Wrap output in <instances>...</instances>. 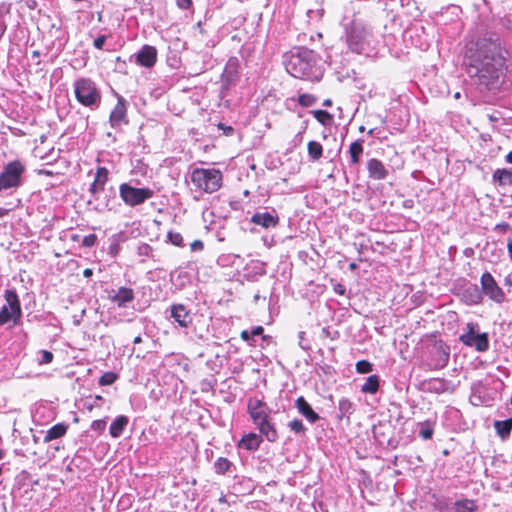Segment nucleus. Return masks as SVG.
Instances as JSON below:
<instances>
[{
    "instance_id": "nucleus-1",
    "label": "nucleus",
    "mask_w": 512,
    "mask_h": 512,
    "mask_svg": "<svg viewBox=\"0 0 512 512\" xmlns=\"http://www.w3.org/2000/svg\"><path fill=\"white\" fill-rule=\"evenodd\" d=\"M466 72L480 92L496 93L505 83L510 52L495 34L472 38L466 44Z\"/></svg>"
},
{
    "instance_id": "nucleus-2",
    "label": "nucleus",
    "mask_w": 512,
    "mask_h": 512,
    "mask_svg": "<svg viewBox=\"0 0 512 512\" xmlns=\"http://www.w3.org/2000/svg\"><path fill=\"white\" fill-rule=\"evenodd\" d=\"M191 182L198 190L211 194L221 188L223 175L219 169L196 168L191 173Z\"/></svg>"
},
{
    "instance_id": "nucleus-3",
    "label": "nucleus",
    "mask_w": 512,
    "mask_h": 512,
    "mask_svg": "<svg viewBox=\"0 0 512 512\" xmlns=\"http://www.w3.org/2000/svg\"><path fill=\"white\" fill-rule=\"evenodd\" d=\"M108 180L109 170L106 167H97L94 180L89 187V192L92 199L97 203L98 206H100L99 210H111V202H114L115 200V195L112 197L105 196L102 199V194L104 193L105 185L107 184Z\"/></svg>"
},
{
    "instance_id": "nucleus-4",
    "label": "nucleus",
    "mask_w": 512,
    "mask_h": 512,
    "mask_svg": "<svg viewBox=\"0 0 512 512\" xmlns=\"http://www.w3.org/2000/svg\"><path fill=\"white\" fill-rule=\"evenodd\" d=\"M6 305L0 309V327L12 321L13 326L20 323L22 317L21 303L15 290L7 289L4 292Z\"/></svg>"
},
{
    "instance_id": "nucleus-5",
    "label": "nucleus",
    "mask_w": 512,
    "mask_h": 512,
    "mask_svg": "<svg viewBox=\"0 0 512 512\" xmlns=\"http://www.w3.org/2000/svg\"><path fill=\"white\" fill-rule=\"evenodd\" d=\"M74 93L77 101L86 107L98 104L101 93L96 84L88 78L77 79L74 83Z\"/></svg>"
},
{
    "instance_id": "nucleus-6",
    "label": "nucleus",
    "mask_w": 512,
    "mask_h": 512,
    "mask_svg": "<svg viewBox=\"0 0 512 512\" xmlns=\"http://www.w3.org/2000/svg\"><path fill=\"white\" fill-rule=\"evenodd\" d=\"M119 194L126 205L134 207L152 198L154 192L150 188H136L128 183H122L119 186Z\"/></svg>"
},
{
    "instance_id": "nucleus-7",
    "label": "nucleus",
    "mask_w": 512,
    "mask_h": 512,
    "mask_svg": "<svg viewBox=\"0 0 512 512\" xmlns=\"http://www.w3.org/2000/svg\"><path fill=\"white\" fill-rule=\"evenodd\" d=\"M24 166L19 161L9 162L0 173V191L18 187Z\"/></svg>"
},
{
    "instance_id": "nucleus-8",
    "label": "nucleus",
    "mask_w": 512,
    "mask_h": 512,
    "mask_svg": "<svg viewBox=\"0 0 512 512\" xmlns=\"http://www.w3.org/2000/svg\"><path fill=\"white\" fill-rule=\"evenodd\" d=\"M459 340L465 346L474 347L479 352H484L489 348L487 333L476 334L474 323L466 324V332L459 337Z\"/></svg>"
},
{
    "instance_id": "nucleus-9",
    "label": "nucleus",
    "mask_w": 512,
    "mask_h": 512,
    "mask_svg": "<svg viewBox=\"0 0 512 512\" xmlns=\"http://www.w3.org/2000/svg\"><path fill=\"white\" fill-rule=\"evenodd\" d=\"M247 412L255 426L271 418L270 407L263 399L257 397L248 398Z\"/></svg>"
},
{
    "instance_id": "nucleus-10",
    "label": "nucleus",
    "mask_w": 512,
    "mask_h": 512,
    "mask_svg": "<svg viewBox=\"0 0 512 512\" xmlns=\"http://www.w3.org/2000/svg\"><path fill=\"white\" fill-rule=\"evenodd\" d=\"M481 287L486 296L497 304H502L506 300V294L503 289L497 284L494 277L485 272L480 279Z\"/></svg>"
},
{
    "instance_id": "nucleus-11",
    "label": "nucleus",
    "mask_w": 512,
    "mask_h": 512,
    "mask_svg": "<svg viewBox=\"0 0 512 512\" xmlns=\"http://www.w3.org/2000/svg\"><path fill=\"white\" fill-rule=\"evenodd\" d=\"M116 98L117 103L109 115V124L113 129L119 130L123 125L129 124V119L126 99L118 93H116Z\"/></svg>"
},
{
    "instance_id": "nucleus-12",
    "label": "nucleus",
    "mask_w": 512,
    "mask_h": 512,
    "mask_svg": "<svg viewBox=\"0 0 512 512\" xmlns=\"http://www.w3.org/2000/svg\"><path fill=\"white\" fill-rule=\"evenodd\" d=\"M240 61L237 57H230L226 62L221 81L225 87L234 85L239 78Z\"/></svg>"
},
{
    "instance_id": "nucleus-13",
    "label": "nucleus",
    "mask_w": 512,
    "mask_h": 512,
    "mask_svg": "<svg viewBox=\"0 0 512 512\" xmlns=\"http://www.w3.org/2000/svg\"><path fill=\"white\" fill-rule=\"evenodd\" d=\"M287 70L295 78L302 79L310 76L309 64L299 54L290 57Z\"/></svg>"
},
{
    "instance_id": "nucleus-14",
    "label": "nucleus",
    "mask_w": 512,
    "mask_h": 512,
    "mask_svg": "<svg viewBox=\"0 0 512 512\" xmlns=\"http://www.w3.org/2000/svg\"><path fill=\"white\" fill-rule=\"evenodd\" d=\"M157 61V50L154 46L144 45L136 55V63L145 68H152Z\"/></svg>"
},
{
    "instance_id": "nucleus-15",
    "label": "nucleus",
    "mask_w": 512,
    "mask_h": 512,
    "mask_svg": "<svg viewBox=\"0 0 512 512\" xmlns=\"http://www.w3.org/2000/svg\"><path fill=\"white\" fill-rule=\"evenodd\" d=\"M367 171L369 177L374 180H384L389 174L383 162L376 158L367 161Z\"/></svg>"
},
{
    "instance_id": "nucleus-16",
    "label": "nucleus",
    "mask_w": 512,
    "mask_h": 512,
    "mask_svg": "<svg viewBox=\"0 0 512 512\" xmlns=\"http://www.w3.org/2000/svg\"><path fill=\"white\" fill-rule=\"evenodd\" d=\"M171 317L183 328H187L192 323L190 312L183 304H174L171 306Z\"/></svg>"
},
{
    "instance_id": "nucleus-17",
    "label": "nucleus",
    "mask_w": 512,
    "mask_h": 512,
    "mask_svg": "<svg viewBox=\"0 0 512 512\" xmlns=\"http://www.w3.org/2000/svg\"><path fill=\"white\" fill-rule=\"evenodd\" d=\"M256 428L259 430V435L265 437L268 442L274 443L277 441L278 432L272 417L256 425Z\"/></svg>"
},
{
    "instance_id": "nucleus-18",
    "label": "nucleus",
    "mask_w": 512,
    "mask_h": 512,
    "mask_svg": "<svg viewBox=\"0 0 512 512\" xmlns=\"http://www.w3.org/2000/svg\"><path fill=\"white\" fill-rule=\"evenodd\" d=\"M251 222L255 225L262 226L263 228H270L278 225L279 217L269 212H257L251 217Z\"/></svg>"
},
{
    "instance_id": "nucleus-19",
    "label": "nucleus",
    "mask_w": 512,
    "mask_h": 512,
    "mask_svg": "<svg viewBox=\"0 0 512 512\" xmlns=\"http://www.w3.org/2000/svg\"><path fill=\"white\" fill-rule=\"evenodd\" d=\"M298 411L311 423L319 420V415L312 409L311 405L306 401L303 396H300L295 401Z\"/></svg>"
},
{
    "instance_id": "nucleus-20",
    "label": "nucleus",
    "mask_w": 512,
    "mask_h": 512,
    "mask_svg": "<svg viewBox=\"0 0 512 512\" xmlns=\"http://www.w3.org/2000/svg\"><path fill=\"white\" fill-rule=\"evenodd\" d=\"M262 441L263 439L261 435L251 432L242 436V438L238 442V447L244 448L249 451H255L259 449Z\"/></svg>"
},
{
    "instance_id": "nucleus-21",
    "label": "nucleus",
    "mask_w": 512,
    "mask_h": 512,
    "mask_svg": "<svg viewBox=\"0 0 512 512\" xmlns=\"http://www.w3.org/2000/svg\"><path fill=\"white\" fill-rule=\"evenodd\" d=\"M68 428L69 426L66 423L55 424L45 432L43 437L44 443H49L53 440L63 437L67 433Z\"/></svg>"
},
{
    "instance_id": "nucleus-22",
    "label": "nucleus",
    "mask_w": 512,
    "mask_h": 512,
    "mask_svg": "<svg viewBox=\"0 0 512 512\" xmlns=\"http://www.w3.org/2000/svg\"><path fill=\"white\" fill-rule=\"evenodd\" d=\"M110 299L117 303L119 307H122L134 300V291L128 287H120L115 295L110 296Z\"/></svg>"
},
{
    "instance_id": "nucleus-23",
    "label": "nucleus",
    "mask_w": 512,
    "mask_h": 512,
    "mask_svg": "<svg viewBox=\"0 0 512 512\" xmlns=\"http://www.w3.org/2000/svg\"><path fill=\"white\" fill-rule=\"evenodd\" d=\"M129 423V419L125 415L118 416L110 425V435L113 438H118L122 435L124 429Z\"/></svg>"
},
{
    "instance_id": "nucleus-24",
    "label": "nucleus",
    "mask_w": 512,
    "mask_h": 512,
    "mask_svg": "<svg viewBox=\"0 0 512 512\" xmlns=\"http://www.w3.org/2000/svg\"><path fill=\"white\" fill-rule=\"evenodd\" d=\"M494 428L497 435L502 439H507L512 431V417L504 421L496 420L494 422Z\"/></svg>"
},
{
    "instance_id": "nucleus-25",
    "label": "nucleus",
    "mask_w": 512,
    "mask_h": 512,
    "mask_svg": "<svg viewBox=\"0 0 512 512\" xmlns=\"http://www.w3.org/2000/svg\"><path fill=\"white\" fill-rule=\"evenodd\" d=\"M493 181L499 186H512V171L508 169H497L493 173Z\"/></svg>"
},
{
    "instance_id": "nucleus-26",
    "label": "nucleus",
    "mask_w": 512,
    "mask_h": 512,
    "mask_svg": "<svg viewBox=\"0 0 512 512\" xmlns=\"http://www.w3.org/2000/svg\"><path fill=\"white\" fill-rule=\"evenodd\" d=\"M363 142V140L358 139L352 142L349 146V154L352 165L356 166L360 163V158L364 151Z\"/></svg>"
},
{
    "instance_id": "nucleus-27",
    "label": "nucleus",
    "mask_w": 512,
    "mask_h": 512,
    "mask_svg": "<svg viewBox=\"0 0 512 512\" xmlns=\"http://www.w3.org/2000/svg\"><path fill=\"white\" fill-rule=\"evenodd\" d=\"M380 379L378 375H370L361 387L363 393L375 394L379 390Z\"/></svg>"
},
{
    "instance_id": "nucleus-28",
    "label": "nucleus",
    "mask_w": 512,
    "mask_h": 512,
    "mask_svg": "<svg viewBox=\"0 0 512 512\" xmlns=\"http://www.w3.org/2000/svg\"><path fill=\"white\" fill-rule=\"evenodd\" d=\"M456 512H476L478 506L473 499H463L455 502Z\"/></svg>"
},
{
    "instance_id": "nucleus-29",
    "label": "nucleus",
    "mask_w": 512,
    "mask_h": 512,
    "mask_svg": "<svg viewBox=\"0 0 512 512\" xmlns=\"http://www.w3.org/2000/svg\"><path fill=\"white\" fill-rule=\"evenodd\" d=\"M307 151L309 157L313 161H317L323 156V146L321 143L314 140H311L307 143Z\"/></svg>"
},
{
    "instance_id": "nucleus-30",
    "label": "nucleus",
    "mask_w": 512,
    "mask_h": 512,
    "mask_svg": "<svg viewBox=\"0 0 512 512\" xmlns=\"http://www.w3.org/2000/svg\"><path fill=\"white\" fill-rule=\"evenodd\" d=\"M314 118L323 126H329L333 122V115L326 110H313L311 111Z\"/></svg>"
},
{
    "instance_id": "nucleus-31",
    "label": "nucleus",
    "mask_w": 512,
    "mask_h": 512,
    "mask_svg": "<svg viewBox=\"0 0 512 512\" xmlns=\"http://www.w3.org/2000/svg\"><path fill=\"white\" fill-rule=\"evenodd\" d=\"M231 466V461L225 457H219L214 463L215 473L224 475L230 470Z\"/></svg>"
},
{
    "instance_id": "nucleus-32",
    "label": "nucleus",
    "mask_w": 512,
    "mask_h": 512,
    "mask_svg": "<svg viewBox=\"0 0 512 512\" xmlns=\"http://www.w3.org/2000/svg\"><path fill=\"white\" fill-rule=\"evenodd\" d=\"M317 101V97L312 94L303 93L298 96V103L302 107H311Z\"/></svg>"
},
{
    "instance_id": "nucleus-33",
    "label": "nucleus",
    "mask_w": 512,
    "mask_h": 512,
    "mask_svg": "<svg viewBox=\"0 0 512 512\" xmlns=\"http://www.w3.org/2000/svg\"><path fill=\"white\" fill-rule=\"evenodd\" d=\"M339 410L340 412L342 413V415H351L353 413V403L347 399V398H342L339 400Z\"/></svg>"
},
{
    "instance_id": "nucleus-34",
    "label": "nucleus",
    "mask_w": 512,
    "mask_h": 512,
    "mask_svg": "<svg viewBox=\"0 0 512 512\" xmlns=\"http://www.w3.org/2000/svg\"><path fill=\"white\" fill-rule=\"evenodd\" d=\"M118 379V375L114 372H105L100 378H99V384L101 386H107L112 385L116 380Z\"/></svg>"
},
{
    "instance_id": "nucleus-35",
    "label": "nucleus",
    "mask_w": 512,
    "mask_h": 512,
    "mask_svg": "<svg viewBox=\"0 0 512 512\" xmlns=\"http://www.w3.org/2000/svg\"><path fill=\"white\" fill-rule=\"evenodd\" d=\"M373 370V365L367 360H360L356 363V371L360 374H367Z\"/></svg>"
},
{
    "instance_id": "nucleus-36",
    "label": "nucleus",
    "mask_w": 512,
    "mask_h": 512,
    "mask_svg": "<svg viewBox=\"0 0 512 512\" xmlns=\"http://www.w3.org/2000/svg\"><path fill=\"white\" fill-rule=\"evenodd\" d=\"M288 426H289V428H290L293 432H295V433H297V434H304V433H305V431H306V428H305L304 424H303V423H302V421H301V420H299V419H293V420H291V421L289 422Z\"/></svg>"
},
{
    "instance_id": "nucleus-37",
    "label": "nucleus",
    "mask_w": 512,
    "mask_h": 512,
    "mask_svg": "<svg viewBox=\"0 0 512 512\" xmlns=\"http://www.w3.org/2000/svg\"><path fill=\"white\" fill-rule=\"evenodd\" d=\"M41 358L38 360L39 365L49 364L53 361L54 355L48 350H41Z\"/></svg>"
},
{
    "instance_id": "nucleus-38",
    "label": "nucleus",
    "mask_w": 512,
    "mask_h": 512,
    "mask_svg": "<svg viewBox=\"0 0 512 512\" xmlns=\"http://www.w3.org/2000/svg\"><path fill=\"white\" fill-rule=\"evenodd\" d=\"M168 239L175 246H178V247L183 246V237L178 232H169Z\"/></svg>"
},
{
    "instance_id": "nucleus-39",
    "label": "nucleus",
    "mask_w": 512,
    "mask_h": 512,
    "mask_svg": "<svg viewBox=\"0 0 512 512\" xmlns=\"http://www.w3.org/2000/svg\"><path fill=\"white\" fill-rule=\"evenodd\" d=\"M106 428V421L104 419L94 420L91 424V429L99 433H103Z\"/></svg>"
},
{
    "instance_id": "nucleus-40",
    "label": "nucleus",
    "mask_w": 512,
    "mask_h": 512,
    "mask_svg": "<svg viewBox=\"0 0 512 512\" xmlns=\"http://www.w3.org/2000/svg\"><path fill=\"white\" fill-rule=\"evenodd\" d=\"M469 296L470 304H479L482 301V296L476 286L472 289V292L469 294Z\"/></svg>"
},
{
    "instance_id": "nucleus-41",
    "label": "nucleus",
    "mask_w": 512,
    "mask_h": 512,
    "mask_svg": "<svg viewBox=\"0 0 512 512\" xmlns=\"http://www.w3.org/2000/svg\"><path fill=\"white\" fill-rule=\"evenodd\" d=\"M97 242V236L95 234H89L85 236L82 240V245L85 247H92Z\"/></svg>"
},
{
    "instance_id": "nucleus-42",
    "label": "nucleus",
    "mask_w": 512,
    "mask_h": 512,
    "mask_svg": "<svg viewBox=\"0 0 512 512\" xmlns=\"http://www.w3.org/2000/svg\"><path fill=\"white\" fill-rule=\"evenodd\" d=\"M494 230L499 233L505 234L507 231L511 230V226L507 222H501L495 225Z\"/></svg>"
},
{
    "instance_id": "nucleus-43",
    "label": "nucleus",
    "mask_w": 512,
    "mask_h": 512,
    "mask_svg": "<svg viewBox=\"0 0 512 512\" xmlns=\"http://www.w3.org/2000/svg\"><path fill=\"white\" fill-rule=\"evenodd\" d=\"M433 432V429L428 426L420 431V436L422 437V439L428 440L432 438Z\"/></svg>"
},
{
    "instance_id": "nucleus-44",
    "label": "nucleus",
    "mask_w": 512,
    "mask_h": 512,
    "mask_svg": "<svg viewBox=\"0 0 512 512\" xmlns=\"http://www.w3.org/2000/svg\"><path fill=\"white\" fill-rule=\"evenodd\" d=\"M105 42H106V36L100 35L94 40L93 45L96 49H102Z\"/></svg>"
},
{
    "instance_id": "nucleus-45",
    "label": "nucleus",
    "mask_w": 512,
    "mask_h": 512,
    "mask_svg": "<svg viewBox=\"0 0 512 512\" xmlns=\"http://www.w3.org/2000/svg\"><path fill=\"white\" fill-rule=\"evenodd\" d=\"M190 249L192 251H202L204 249V243L202 240H194L190 244Z\"/></svg>"
},
{
    "instance_id": "nucleus-46",
    "label": "nucleus",
    "mask_w": 512,
    "mask_h": 512,
    "mask_svg": "<svg viewBox=\"0 0 512 512\" xmlns=\"http://www.w3.org/2000/svg\"><path fill=\"white\" fill-rule=\"evenodd\" d=\"M177 5L181 9H190L193 5L192 0H177Z\"/></svg>"
},
{
    "instance_id": "nucleus-47",
    "label": "nucleus",
    "mask_w": 512,
    "mask_h": 512,
    "mask_svg": "<svg viewBox=\"0 0 512 512\" xmlns=\"http://www.w3.org/2000/svg\"><path fill=\"white\" fill-rule=\"evenodd\" d=\"M252 337L253 336L250 335V333L247 330H243L240 333V338L245 342H249L250 340H252Z\"/></svg>"
},
{
    "instance_id": "nucleus-48",
    "label": "nucleus",
    "mask_w": 512,
    "mask_h": 512,
    "mask_svg": "<svg viewBox=\"0 0 512 512\" xmlns=\"http://www.w3.org/2000/svg\"><path fill=\"white\" fill-rule=\"evenodd\" d=\"M264 332V328L262 326H256L252 329L251 335L252 336H260Z\"/></svg>"
},
{
    "instance_id": "nucleus-49",
    "label": "nucleus",
    "mask_w": 512,
    "mask_h": 512,
    "mask_svg": "<svg viewBox=\"0 0 512 512\" xmlns=\"http://www.w3.org/2000/svg\"><path fill=\"white\" fill-rule=\"evenodd\" d=\"M37 174L43 175V176H48V177L55 175V173L53 171L47 170V169H40V170H38Z\"/></svg>"
},
{
    "instance_id": "nucleus-50",
    "label": "nucleus",
    "mask_w": 512,
    "mask_h": 512,
    "mask_svg": "<svg viewBox=\"0 0 512 512\" xmlns=\"http://www.w3.org/2000/svg\"><path fill=\"white\" fill-rule=\"evenodd\" d=\"M507 249H508V253H509V257L512 261V239H509L508 242H507Z\"/></svg>"
},
{
    "instance_id": "nucleus-51",
    "label": "nucleus",
    "mask_w": 512,
    "mask_h": 512,
    "mask_svg": "<svg viewBox=\"0 0 512 512\" xmlns=\"http://www.w3.org/2000/svg\"><path fill=\"white\" fill-rule=\"evenodd\" d=\"M10 209L0 207V218L5 217L9 214Z\"/></svg>"
},
{
    "instance_id": "nucleus-52",
    "label": "nucleus",
    "mask_w": 512,
    "mask_h": 512,
    "mask_svg": "<svg viewBox=\"0 0 512 512\" xmlns=\"http://www.w3.org/2000/svg\"><path fill=\"white\" fill-rule=\"evenodd\" d=\"M93 274V271L92 269L90 268H86L84 271H83V276L86 277V278H89L91 277Z\"/></svg>"
},
{
    "instance_id": "nucleus-53",
    "label": "nucleus",
    "mask_w": 512,
    "mask_h": 512,
    "mask_svg": "<svg viewBox=\"0 0 512 512\" xmlns=\"http://www.w3.org/2000/svg\"><path fill=\"white\" fill-rule=\"evenodd\" d=\"M335 291L340 294V295H343L344 292H345V289L342 285H338L337 288H335Z\"/></svg>"
},
{
    "instance_id": "nucleus-54",
    "label": "nucleus",
    "mask_w": 512,
    "mask_h": 512,
    "mask_svg": "<svg viewBox=\"0 0 512 512\" xmlns=\"http://www.w3.org/2000/svg\"><path fill=\"white\" fill-rule=\"evenodd\" d=\"M332 104H333V102H332V100H331V99H329V98H328V99H325V100L323 101V105H324L325 107H331V106H332Z\"/></svg>"
},
{
    "instance_id": "nucleus-55",
    "label": "nucleus",
    "mask_w": 512,
    "mask_h": 512,
    "mask_svg": "<svg viewBox=\"0 0 512 512\" xmlns=\"http://www.w3.org/2000/svg\"><path fill=\"white\" fill-rule=\"evenodd\" d=\"M218 501H219L220 503H222V504H228V501H227V498H226V496H225V495H222V496L218 499Z\"/></svg>"
},
{
    "instance_id": "nucleus-56",
    "label": "nucleus",
    "mask_w": 512,
    "mask_h": 512,
    "mask_svg": "<svg viewBox=\"0 0 512 512\" xmlns=\"http://www.w3.org/2000/svg\"><path fill=\"white\" fill-rule=\"evenodd\" d=\"M142 342V337L140 335L136 336L133 340L134 344H139Z\"/></svg>"
},
{
    "instance_id": "nucleus-57",
    "label": "nucleus",
    "mask_w": 512,
    "mask_h": 512,
    "mask_svg": "<svg viewBox=\"0 0 512 512\" xmlns=\"http://www.w3.org/2000/svg\"><path fill=\"white\" fill-rule=\"evenodd\" d=\"M506 161L512 164V151L506 155Z\"/></svg>"
},
{
    "instance_id": "nucleus-58",
    "label": "nucleus",
    "mask_w": 512,
    "mask_h": 512,
    "mask_svg": "<svg viewBox=\"0 0 512 512\" xmlns=\"http://www.w3.org/2000/svg\"><path fill=\"white\" fill-rule=\"evenodd\" d=\"M349 268H350V270H355L357 268V264L352 262L349 264Z\"/></svg>"
},
{
    "instance_id": "nucleus-59",
    "label": "nucleus",
    "mask_w": 512,
    "mask_h": 512,
    "mask_svg": "<svg viewBox=\"0 0 512 512\" xmlns=\"http://www.w3.org/2000/svg\"><path fill=\"white\" fill-rule=\"evenodd\" d=\"M232 131H233V128H232V127H230V126H228V127H227V134L231 133Z\"/></svg>"
},
{
    "instance_id": "nucleus-60",
    "label": "nucleus",
    "mask_w": 512,
    "mask_h": 512,
    "mask_svg": "<svg viewBox=\"0 0 512 512\" xmlns=\"http://www.w3.org/2000/svg\"><path fill=\"white\" fill-rule=\"evenodd\" d=\"M364 130H365V127H364V126H360V127H359V131H360V132H363Z\"/></svg>"
},
{
    "instance_id": "nucleus-61",
    "label": "nucleus",
    "mask_w": 512,
    "mask_h": 512,
    "mask_svg": "<svg viewBox=\"0 0 512 512\" xmlns=\"http://www.w3.org/2000/svg\"><path fill=\"white\" fill-rule=\"evenodd\" d=\"M368 134H373V129L369 130Z\"/></svg>"
},
{
    "instance_id": "nucleus-62",
    "label": "nucleus",
    "mask_w": 512,
    "mask_h": 512,
    "mask_svg": "<svg viewBox=\"0 0 512 512\" xmlns=\"http://www.w3.org/2000/svg\"><path fill=\"white\" fill-rule=\"evenodd\" d=\"M511 405H512V397H511Z\"/></svg>"
}]
</instances>
